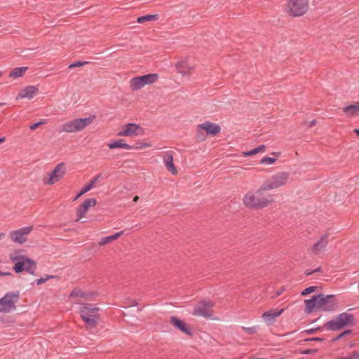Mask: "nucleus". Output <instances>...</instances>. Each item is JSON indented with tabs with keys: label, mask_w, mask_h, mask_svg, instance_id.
<instances>
[{
	"label": "nucleus",
	"mask_w": 359,
	"mask_h": 359,
	"mask_svg": "<svg viewBox=\"0 0 359 359\" xmlns=\"http://www.w3.org/2000/svg\"><path fill=\"white\" fill-rule=\"evenodd\" d=\"M305 311L311 313L314 309L318 311H333L337 306V300L334 294L325 295L319 293L311 297L309 299H306Z\"/></svg>",
	"instance_id": "obj_1"
},
{
	"label": "nucleus",
	"mask_w": 359,
	"mask_h": 359,
	"mask_svg": "<svg viewBox=\"0 0 359 359\" xmlns=\"http://www.w3.org/2000/svg\"><path fill=\"white\" fill-rule=\"evenodd\" d=\"M267 189L261 187L255 191H248L243 197L244 205L251 209L258 210L267 207L273 201L271 194L265 193Z\"/></svg>",
	"instance_id": "obj_2"
},
{
	"label": "nucleus",
	"mask_w": 359,
	"mask_h": 359,
	"mask_svg": "<svg viewBox=\"0 0 359 359\" xmlns=\"http://www.w3.org/2000/svg\"><path fill=\"white\" fill-rule=\"evenodd\" d=\"M80 315L86 329L92 332H94L100 318L99 308L93 304H83L80 309Z\"/></svg>",
	"instance_id": "obj_3"
},
{
	"label": "nucleus",
	"mask_w": 359,
	"mask_h": 359,
	"mask_svg": "<svg viewBox=\"0 0 359 359\" xmlns=\"http://www.w3.org/2000/svg\"><path fill=\"white\" fill-rule=\"evenodd\" d=\"M355 324L354 316L348 312H343L339 314L334 319H332L324 324V327L329 331H338L345 327Z\"/></svg>",
	"instance_id": "obj_4"
},
{
	"label": "nucleus",
	"mask_w": 359,
	"mask_h": 359,
	"mask_svg": "<svg viewBox=\"0 0 359 359\" xmlns=\"http://www.w3.org/2000/svg\"><path fill=\"white\" fill-rule=\"evenodd\" d=\"M94 118L95 116H93L86 118H75L71 121L63 123L61 126V129L59 130V132L72 133L81 131L89 125Z\"/></svg>",
	"instance_id": "obj_5"
},
{
	"label": "nucleus",
	"mask_w": 359,
	"mask_h": 359,
	"mask_svg": "<svg viewBox=\"0 0 359 359\" xmlns=\"http://www.w3.org/2000/svg\"><path fill=\"white\" fill-rule=\"evenodd\" d=\"M20 294L18 291H13L6 293L0 298V312L8 313L15 310V304L18 302Z\"/></svg>",
	"instance_id": "obj_6"
},
{
	"label": "nucleus",
	"mask_w": 359,
	"mask_h": 359,
	"mask_svg": "<svg viewBox=\"0 0 359 359\" xmlns=\"http://www.w3.org/2000/svg\"><path fill=\"white\" fill-rule=\"evenodd\" d=\"M289 174L285 172H278L263 183V189L271 190L278 189L286 184Z\"/></svg>",
	"instance_id": "obj_7"
},
{
	"label": "nucleus",
	"mask_w": 359,
	"mask_h": 359,
	"mask_svg": "<svg viewBox=\"0 0 359 359\" xmlns=\"http://www.w3.org/2000/svg\"><path fill=\"white\" fill-rule=\"evenodd\" d=\"M308 8V0H290L287 4V12L292 17H299L306 13Z\"/></svg>",
	"instance_id": "obj_8"
},
{
	"label": "nucleus",
	"mask_w": 359,
	"mask_h": 359,
	"mask_svg": "<svg viewBox=\"0 0 359 359\" xmlns=\"http://www.w3.org/2000/svg\"><path fill=\"white\" fill-rule=\"evenodd\" d=\"M330 235L328 233H325L316 241V242L309 248L308 251L315 256L322 255L329 243Z\"/></svg>",
	"instance_id": "obj_9"
},
{
	"label": "nucleus",
	"mask_w": 359,
	"mask_h": 359,
	"mask_svg": "<svg viewBox=\"0 0 359 359\" xmlns=\"http://www.w3.org/2000/svg\"><path fill=\"white\" fill-rule=\"evenodd\" d=\"M66 173V168L65 163L57 164L47 180H43V184L46 185H51L62 179Z\"/></svg>",
	"instance_id": "obj_10"
},
{
	"label": "nucleus",
	"mask_w": 359,
	"mask_h": 359,
	"mask_svg": "<svg viewBox=\"0 0 359 359\" xmlns=\"http://www.w3.org/2000/svg\"><path fill=\"white\" fill-rule=\"evenodd\" d=\"M21 252V250H15L10 255V259L15 263L13 269L17 273H20L25 270V265L27 264V259H29V257L22 255Z\"/></svg>",
	"instance_id": "obj_11"
},
{
	"label": "nucleus",
	"mask_w": 359,
	"mask_h": 359,
	"mask_svg": "<svg viewBox=\"0 0 359 359\" xmlns=\"http://www.w3.org/2000/svg\"><path fill=\"white\" fill-rule=\"evenodd\" d=\"M214 306V303L210 301H203L196 306L192 312V314L196 316H202L204 318H210L212 315L211 308Z\"/></svg>",
	"instance_id": "obj_12"
},
{
	"label": "nucleus",
	"mask_w": 359,
	"mask_h": 359,
	"mask_svg": "<svg viewBox=\"0 0 359 359\" xmlns=\"http://www.w3.org/2000/svg\"><path fill=\"white\" fill-rule=\"evenodd\" d=\"M143 130L141 126L134 123H128L122 126V129L118 132V136L134 137L142 135Z\"/></svg>",
	"instance_id": "obj_13"
},
{
	"label": "nucleus",
	"mask_w": 359,
	"mask_h": 359,
	"mask_svg": "<svg viewBox=\"0 0 359 359\" xmlns=\"http://www.w3.org/2000/svg\"><path fill=\"white\" fill-rule=\"evenodd\" d=\"M32 226H24L10 233V237L13 242L22 244L27 238V235L32 231Z\"/></svg>",
	"instance_id": "obj_14"
},
{
	"label": "nucleus",
	"mask_w": 359,
	"mask_h": 359,
	"mask_svg": "<svg viewBox=\"0 0 359 359\" xmlns=\"http://www.w3.org/2000/svg\"><path fill=\"white\" fill-rule=\"evenodd\" d=\"M170 322L174 325L175 328L180 330L183 333L186 334L189 337L193 336V332L191 327L185 323L182 320L177 318L176 316H171Z\"/></svg>",
	"instance_id": "obj_15"
},
{
	"label": "nucleus",
	"mask_w": 359,
	"mask_h": 359,
	"mask_svg": "<svg viewBox=\"0 0 359 359\" xmlns=\"http://www.w3.org/2000/svg\"><path fill=\"white\" fill-rule=\"evenodd\" d=\"M96 202L97 201L94 198L85 200L84 202L76 210V221L81 219L84 217L86 212L88 210L89 208L96 205Z\"/></svg>",
	"instance_id": "obj_16"
},
{
	"label": "nucleus",
	"mask_w": 359,
	"mask_h": 359,
	"mask_svg": "<svg viewBox=\"0 0 359 359\" xmlns=\"http://www.w3.org/2000/svg\"><path fill=\"white\" fill-rule=\"evenodd\" d=\"M200 129H203L205 132L206 135L215 136L220 130L221 128L219 125L211 123L210 121H205L200 124Z\"/></svg>",
	"instance_id": "obj_17"
},
{
	"label": "nucleus",
	"mask_w": 359,
	"mask_h": 359,
	"mask_svg": "<svg viewBox=\"0 0 359 359\" xmlns=\"http://www.w3.org/2000/svg\"><path fill=\"white\" fill-rule=\"evenodd\" d=\"M39 89L35 86H27L25 88H22L18 93L16 99H25L27 98L29 100L34 97V96L38 93Z\"/></svg>",
	"instance_id": "obj_18"
},
{
	"label": "nucleus",
	"mask_w": 359,
	"mask_h": 359,
	"mask_svg": "<svg viewBox=\"0 0 359 359\" xmlns=\"http://www.w3.org/2000/svg\"><path fill=\"white\" fill-rule=\"evenodd\" d=\"M101 175H97L93 177V179L88 182V184H85V186L80 190V191L76 195L74 198L73 199V201H76L79 197H81L82 195L86 194V192L89 191L98 182V180L100 179Z\"/></svg>",
	"instance_id": "obj_19"
},
{
	"label": "nucleus",
	"mask_w": 359,
	"mask_h": 359,
	"mask_svg": "<svg viewBox=\"0 0 359 359\" xmlns=\"http://www.w3.org/2000/svg\"><path fill=\"white\" fill-rule=\"evenodd\" d=\"M284 311L283 309L280 310L274 309L269 310L263 313L262 317L267 323H271L275 321L276 318L283 313Z\"/></svg>",
	"instance_id": "obj_20"
},
{
	"label": "nucleus",
	"mask_w": 359,
	"mask_h": 359,
	"mask_svg": "<svg viewBox=\"0 0 359 359\" xmlns=\"http://www.w3.org/2000/svg\"><path fill=\"white\" fill-rule=\"evenodd\" d=\"M163 163L167 168L172 175H177V170L173 163V156L172 154H167L163 156Z\"/></svg>",
	"instance_id": "obj_21"
},
{
	"label": "nucleus",
	"mask_w": 359,
	"mask_h": 359,
	"mask_svg": "<svg viewBox=\"0 0 359 359\" xmlns=\"http://www.w3.org/2000/svg\"><path fill=\"white\" fill-rule=\"evenodd\" d=\"M343 111L348 117H353L359 114V102H355L343 108Z\"/></svg>",
	"instance_id": "obj_22"
},
{
	"label": "nucleus",
	"mask_w": 359,
	"mask_h": 359,
	"mask_svg": "<svg viewBox=\"0 0 359 359\" xmlns=\"http://www.w3.org/2000/svg\"><path fill=\"white\" fill-rule=\"evenodd\" d=\"M108 147L111 149H114L117 148L124 149H132L133 146L128 144L127 143L122 142L121 140H116L108 144Z\"/></svg>",
	"instance_id": "obj_23"
},
{
	"label": "nucleus",
	"mask_w": 359,
	"mask_h": 359,
	"mask_svg": "<svg viewBox=\"0 0 359 359\" xmlns=\"http://www.w3.org/2000/svg\"><path fill=\"white\" fill-rule=\"evenodd\" d=\"M123 231H118V232H116L113 235H111V236H106V237H103L102 238L98 244L100 246H102V245H104L116 239H117L118 238H119L121 235H123Z\"/></svg>",
	"instance_id": "obj_24"
},
{
	"label": "nucleus",
	"mask_w": 359,
	"mask_h": 359,
	"mask_svg": "<svg viewBox=\"0 0 359 359\" xmlns=\"http://www.w3.org/2000/svg\"><path fill=\"white\" fill-rule=\"evenodd\" d=\"M28 69L27 67H15L9 73V77L13 79H18L21 77Z\"/></svg>",
	"instance_id": "obj_25"
},
{
	"label": "nucleus",
	"mask_w": 359,
	"mask_h": 359,
	"mask_svg": "<svg viewBox=\"0 0 359 359\" xmlns=\"http://www.w3.org/2000/svg\"><path fill=\"white\" fill-rule=\"evenodd\" d=\"M142 83L144 86L154 83L158 79V74H149L144 76H141Z\"/></svg>",
	"instance_id": "obj_26"
},
{
	"label": "nucleus",
	"mask_w": 359,
	"mask_h": 359,
	"mask_svg": "<svg viewBox=\"0 0 359 359\" xmlns=\"http://www.w3.org/2000/svg\"><path fill=\"white\" fill-rule=\"evenodd\" d=\"M144 84L140 76L134 77L130 80V87L133 90H137L142 88Z\"/></svg>",
	"instance_id": "obj_27"
},
{
	"label": "nucleus",
	"mask_w": 359,
	"mask_h": 359,
	"mask_svg": "<svg viewBox=\"0 0 359 359\" xmlns=\"http://www.w3.org/2000/svg\"><path fill=\"white\" fill-rule=\"evenodd\" d=\"M158 19V14H149L137 18V22L140 24H142L147 21H156Z\"/></svg>",
	"instance_id": "obj_28"
},
{
	"label": "nucleus",
	"mask_w": 359,
	"mask_h": 359,
	"mask_svg": "<svg viewBox=\"0 0 359 359\" xmlns=\"http://www.w3.org/2000/svg\"><path fill=\"white\" fill-rule=\"evenodd\" d=\"M27 264L25 265V270L27 273H30L32 275H34V273H35L36 269V262L33 259H32L30 258L27 259Z\"/></svg>",
	"instance_id": "obj_29"
},
{
	"label": "nucleus",
	"mask_w": 359,
	"mask_h": 359,
	"mask_svg": "<svg viewBox=\"0 0 359 359\" xmlns=\"http://www.w3.org/2000/svg\"><path fill=\"white\" fill-rule=\"evenodd\" d=\"M265 149H266L265 145L262 144V145H259V147H257L255 149H252L248 151L243 152V156H250L256 154L259 152L264 151Z\"/></svg>",
	"instance_id": "obj_30"
},
{
	"label": "nucleus",
	"mask_w": 359,
	"mask_h": 359,
	"mask_svg": "<svg viewBox=\"0 0 359 359\" xmlns=\"http://www.w3.org/2000/svg\"><path fill=\"white\" fill-rule=\"evenodd\" d=\"M276 158L265 156L260 160L261 164L271 165L276 161Z\"/></svg>",
	"instance_id": "obj_31"
},
{
	"label": "nucleus",
	"mask_w": 359,
	"mask_h": 359,
	"mask_svg": "<svg viewBox=\"0 0 359 359\" xmlns=\"http://www.w3.org/2000/svg\"><path fill=\"white\" fill-rule=\"evenodd\" d=\"M204 130L200 129V124L196 128V137L200 141H203L205 139V135L204 134Z\"/></svg>",
	"instance_id": "obj_32"
},
{
	"label": "nucleus",
	"mask_w": 359,
	"mask_h": 359,
	"mask_svg": "<svg viewBox=\"0 0 359 359\" xmlns=\"http://www.w3.org/2000/svg\"><path fill=\"white\" fill-rule=\"evenodd\" d=\"M241 328L248 334H254L257 332L258 330L257 326H253V327H241Z\"/></svg>",
	"instance_id": "obj_33"
},
{
	"label": "nucleus",
	"mask_w": 359,
	"mask_h": 359,
	"mask_svg": "<svg viewBox=\"0 0 359 359\" xmlns=\"http://www.w3.org/2000/svg\"><path fill=\"white\" fill-rule=\"evenodd\" d=\"M339 359H359V351H353L348 355L341 357Z\"/></svg>",
	"instance_id": "obj_34"
},
{
	"label": "nucleus",
	"mask_w": 359,
	"mask_h": 359,
	"mask_svg": "<svg viewBox=\"0 0 359 359\" xmlns=\"http://www.w3.org/2000/svg\"><path fill=\"white\" fill-rule=\"evenodd\" d=\"M88 62L87 61H76L72 64L69 65V69H72V68H74V67H81L86 64H88Z\"/></svg>",
	"instance_id": "obj_35"
},
{
	"label": "nucleus",
	"mask_w": 359,
	"mask_h": 359,
	"mask_svg": "<svg viewBox=\"0 0 359 359\" xmlns=\"http://www.w3.org/2000/svg\"><path fill=\"white\" fill-rule=\"evenodd\" d=\"M316 289V286H310V287H306L305 290H304L302 292H301V294L302 296H306L311 292H313Z\"/></svg>",
	"instance_id": "obj_36"
},
{
	"label": "nucleus",
	"mask_w": 359,
	"mask_h": 359,
	"mask_svg": "<svg viewBox=\"0 0 359 359\" xmlns=\"http://www.w3.org/2000/svg\"><path fill=\"white\" fill-rule=\"evenodd\" d=\"M84 294L83 292H81L80 290H74L71 292L69 297H83Z\"/></svg>",
	"instance_id": "obj_37"
},
{
	"label": "nucleus",
	"mask_w": 359,
	"mask_h": 359,
	"mask_svg": "<svg viewBox=\"0 0 359 359\" xmlns=\"http://www.w3.org/2000/svg\"><path fill=\"white\" fill-rule=\"evenodd\" d=\"M352 332V330H344V332H342L341 334H339V335H337L335 338H334V341H337V340H339L341 338H342L343 337L346 336V335H348V334H350Z\"/></svg>",
	"instance_id": "obj_38"
},
{
	"label": "nucleus",
	"mask_w": 359,
	"mask_h": 359,
	"mask_svg": "<svg viewBox=\"0 0 359 359\" xmlns=\"http://www.w3.org/2000/svg\"><path fill=\"white\" fill-rule=\"evenodd\" d=\"M183 62H178L176 65L178 72L182 74H186L187 72L183 69Z\"/></svg>",
	"instance_id": "obj_39"
},
{
	"label": "nucleus",
	"mask_w": 359,
	"mask_h": 359,
	"mask_svg": "<svg viewBox=\"0 0 359 359\" xmlns=\"http://www.w3.org/2000/svg\"><path fill=\"white\" fill-rule=\"evenodd\" d=\"M316 352H317V349L309 348V349H305L304 351H301L300 353L303 354V355H309V354H314Z\"/></svg>",
	"instance_id": "obj_40"
},
{
	"label": "nucleus",
	"mask_w": 359,
	"mask_h": 359,
	"mask_svg": "<svg viewBox=\"0 0 359 359\" xmlns=\"http://www.w3.org/2000/svg\"><path fill=\"white\" fill-rule=\"evenodd\" d=\"M45 123L44 121H38L36 123H34L33 124H32L30 126H29V128L31 130H35L41 124H43Z\"/></svg>",
	"instance_id": "obj_41"
},
{
	"label": "nucleus",
	"mask_w": 359,
	"mask_h": 359,
	"mask_svg": "<svg viewBox=\"0 0 359 359\" xmlns=\"http://www.w3.org/2000/svg\"><path fill=\"white\" fill-rule=\"evenodd\" d=\"M150 146L148 143H137L135 146L133 147L135 149H143L146 147H149Z\"/></svg>",
	"instance_id": "obj_42"
},
{
	"label": "nucleus",
	"mask_w": 359,
	"mask_h": 359,
	"mask_svg": "<svg viewBox=\"0 0 359 359\" xmlns=\"http://www.w3.org/2000/svg\"><path fill=\"white\" fill-rule=\"evenodd\" d=\"M324 339L320 337H312V338H307L304 339L305 341H322Z\"/></svg>",
	"instance_id": "obj_43"
},
{
	"label": "nucleus",
	"mask_w": 359,
	"mask_h": 359,
	"mask_svg": "<svg viewBox=\"0 0 359 359\" xmlns=\"http://www.w3.org/2000/svg\"><path fill=\"white\" fill-rule=\"evenodd\" d=\"M46 278L45 276L43 277L40 278L39 279H37L36 281V285H41L45 282H46Z\"/></svg>",
	"instance_id": "obj_44"
},
{
	"label": "nucleus",
	"mask_w": 359,
	"mask_h": 359,
	"mask_svg": "<svg viewBox=\"0 0 359 359\" xmlns=\"http://www.w3.org/2000/svg\"><path fill=\"white\" fill-rule=\"evenodd\" d=\"M318 329H319V327H317V328H311V329H309V330H306L304 331V333L306 334H313Z\"/></svg>",
	"instance_id": "obj_45"
},
{
	"label": "nucleus",
	"mask_w": 359,
	"mask_h": 359,
	"mask_svg": "<svg viewBox=\"0 0 359 359\" xmlns=\"http://www.w3.org/2000/svg\"><path fill=\"white\" fill-rule=\"evenodd\" d=\"M138 304V302L135 299H132L130 301V306H135Z\"/></svg>",
	"instance_id": "obj_46"
},
{
	"label": "nucleus",
	"mask_w": 359,
	"mask_h": 359,
	"mask_svg": "<svg viewBox=\"0 0 359 359\" xmlns=\"http://www.w3.org/2000/svg\"><path fill=\"white\" fill-rule=\"evenodd\" d=\"M304 273L306 276H309L313 273V270L307 269L305 271Z\"/></svg>",
	"instance_id": "obj_47"
},
{
	"label": "nucleus",
	"mask_w": 359,
	"mask_h": 359,
	"mask_svg": "<svg viewBox=\"0 0 359 359\" xmlns=\"http://www.w3.org/2000/svg\"><path fill=\"white\" fill-rule=\"evenodd\" d=\"M12 273L11 272H3L1 271H0V276H10L11 275Z\"/></svg>",
	"instance_id": "obj_48"
},
{
	"label": "nucleus",
	"mask_w": 359,
	"mask_h": 359,
	"mask_svg": "<svg viewBox=\"0 0 359 359\" xmlns=\"http://www.w3.org/2000/svg\"><path fill=\"white\" fill-rule=\"evenodd\" d=\"M46 280L55 278L56 276L52 275H45Z\"/></svg>",
	"instance_id": "obj_49"
},
{
	"label": "nucleus",
	"mask_w": 359,
	"mask_h": 359,
	"mask_svg": "<svg viewBox=\"0 0 359 359\" xmlns=\"http://www.w3.org/2000/svg\"><path fill=\"white\" fill-rule=\"evenodd\" d=\"M316 125V121L315 120H312L311 122H309V126L311 127L313 126Z\"/></svg>",
	"instance_id": "obj_50"
},
{
	"label": "nucleus",
	"mask_w": 359,
	"mask_h": 359,
	"mask_svg": "<svg viewBox=\"0 0 359 359\" xmlns=\"http://www.w3.org/2000/svg\"><path fill=\"white\" fill-rule=\"evenodd\" d=\"M320 271H321V268L320 267H318L317 269L313 270V273L320 272Z\"/></svg>",
	"instance_id": "obj_51"
},
{
	"label": "nucleus",
	"mask_w": 359,
	"mask_h": 359,
	"mask_svg": "<svg viewBox=\"0 0 359 359\" xmlns=\"http://www.w3.org/2000/svg\"><path fill=\"white\" fill-rule=\"evenodd\" d=\"M6 140V138L4 137H0V144L4 142Z\"/></svg>",
	"instance_id": "obj_52"
},
{
	"label": "nucleus",
	"mask_w": 359,
	"mask_h": 359,
	"mask_svg": "<svg viewBox=\"0 0 359 359\" xmlns=\"http://www.w3.org/2000/svg\"><path fill=\"white\" fill-rule=\"evenodd\" d=\"M6 236L5 233H0V240L4 238Z\"/></svg>",
	"instance_id": "obj_53"
},
{
	"label": "nucleus",
	"mask_w": 359,
	"mask_h": 359,
	"mask_svg": "<svg viewBox=\"0 0 359 359\" xmlns=\"http://www.w3.org/2000/svg\"><path fill=\"white\" fill-rule=\"evenodd\" d=\"M139 200V197L137 196H135L134 198H133V201L134 202H137Z\"/></svg>",
	"instance_id": "obj_54"
},
{
	"label": "nucleus",
	"mask_w": 359,
	"mask_h": 359,
	"mask_svg": "<svg viewBox=\"0 0 359 359\" xmlns=\"http://www.w3.org/2000/svg\"><path fill=\"white\" fill-rule=\"evenodd\" d=\"M354 133H355L358 136H359V129H355V130H354Z\"/></svg>",
	"instance_id": "obj_55"
},
{
	"label": "nucleus",
	"mask_w": 359,
	"mask_h": 359,
	"mask_svg": "<svg viewBox=\"0 0 359 359\" xmlns=\"http://www.w3.org/2000/svg\"><path fill=\"white\" fill-rule=\"evenodd\" d=\"M282 294V290H279L276 292V296H279Z\"/></svg>",
	"instance_id": "obj_56"
},
{
	"label": "nucleus",
	"mask_w": 359,
	"mask_h": 359,
	"mask_svg": "<svg viewBox=\"0 0 359 359\" xmlns=\"http://www.w3.org/2000/svg\"><path fill=\"white\" fill-rule=\"evenodd\" d=\"M5 104H5L4 102H0V107H1V106H4V105H5Z\"/></svg>",
	"instance_id": "obj_57"
},
{
	"label": "nucleus",
	"mask_w": 359,
	"mask_h": 359,
	"mask_svg": "<svg viewBox=\"0 0 359 359\" xmlns=\"http://www.w3.org/2000/svg\"><path fill=\"white\" fill-rule=\"evenodd\" d=\"M5 104H5L4 102H0V107H1V106H4V105H5Z\"/></svg>",
	"instance_id": "obj_58"
},
{
	"label": "nucleus",
	"mask_w": 359,
	"mask_h": 359,
	"mask_svg": "<svg viewBox=\"0 0 359 359\" xmlns=\"http://www.w3.org/2000/svg\"><path fill=\"white\" fill-rule=\"evenodd\" d=\"M273 154H278V155H280V152H278V153H273Z\"/></svg>",
	"instance_id": "obj_59"
},
{
	"label": "nucleus",
	"mask_w": 359,
	"mask_h": 359,
	"mask_svg": "<svg viewBox=\"0 0 359 359\" xmlns=\"http://www.w3.org/2000/svg\"><path fill=\"white\" fill-rule=\"evenodd\" d=\"M142 308H139V309H138V311H142Z\"/></svg>",
	"instance_id": "obj_60"
}]
</instances>
